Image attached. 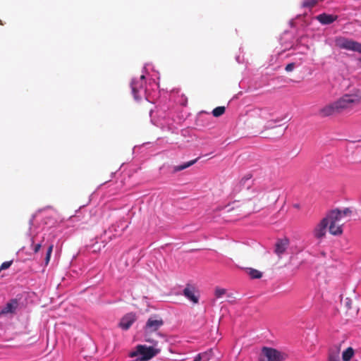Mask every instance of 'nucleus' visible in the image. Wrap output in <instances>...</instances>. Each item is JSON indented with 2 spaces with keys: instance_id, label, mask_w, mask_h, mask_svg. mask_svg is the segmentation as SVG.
<instances>
[{
  "instance_id": "obj_28",
  "label": "nucleus",
  "mask_w": 361,
  "mask_h": 361,
  "mask_svg": "<svg viewBox=\"0 0 361 361\" xmlns=\"http://www.w3.org/2000/svg\"><path fill=\"white\" fill-rule=\"evenodd\" d=\"M295 63H290L286 65V66L285 68V70L287 72H290V71H292L295 68Z\"/></svg>"
},
{
  "instance_id": "obj_4",
  "label": "nucleus",
  "mask_w": 361,
  "mask_h": 361,
  "mask_svg": "<svg viewBox=\"0 0 361 361\" xmlns=\"http://www.w3.org/2000/svg\"><path fill=\"white\" fill-rule=\"evenodd\" d=\"M269 195L263 190L255 192L245 203V208L250 212H257L262 210L267 202Z\"/></svg>"
},
{
  "instance_id": "obj_17",
  "label": "nucleus",
  "mask_w": 361,
  "mask_h": 361,
  "mask_svg": "<svg viewBox=\"0 0 361 361\" xmlns=\"http://www.w3.org/2000/svg\"><path fill=\"white\" fill-rule=\"evenodd\" d=\"M354 355V350L351 347H348L343 352L342 359L343 361H350Z\"/></svg>"
},
{
  "instance_id": "obj_24",
  "label": "nucleus",
  "mask_w": 361,
  "mask_h": 361,
  "mask_svg": "<svg viewBox=\"0 0 361 361\" xmlns=\"http://www.w3.org/2000/svg\"><path fill=\"white\" fill-rule=\"evenodd\" d=\"M13 264V261H6V262H4L1 264V265L0 266V272L2 271V270H5V269H8L11 264Z\"/></svg>"
},
{
  "instance_id": "obj_8",
  "label": "nucleus",
  "mask_w": 361,
  "mask_h": 361,
  "mask_svg": "<svg viewBox=\"0 0 361 361\" xmlns=\"http://www.w3.org/2000/svg\"><path fill=\"white\" fill-rule=\"evenodd\" d=\"M145 75H142L139 78L133 79L131 82L132 93L135 100H140L145 92Z\"/></svg>"
},
{
  "instance_id": "obj_11",
  "label": "nucleus",
  "mask_w": 361,
  "mask_h": 361,
  "mask_svg": "<svg viewBox=\"0 0 361 361\" xmlns=\"http://www.w3.org/2000/svg\"><path fill=\"white\" fill-rule=\"evenodd\" d=\"M18 305L17 299H12L9 300L0 310V317L8 314H14L18 307Z\"/></svg>"
},
{
  "instance_id": "obj_30",
  "label": "nucleus",
  "mask_w": 361,
  "mask_h": 361,
  "mask_svg": "<svg viewBox=\"0 0 361 361\" xmlns=\"http://www.w3.org/2000/svg\"><path fill=\"white\" fill-rule=\"evenodd\" d=\"M277 121H270L267 123V124L265 126V129H270L272 128V123H276Z\"/></svg>"
},
{
  "instance_id": "obj_1",
  "label": "nucleus",
  "mask_w": 361,
  "mask_h": 361,
  "mask_svg": "<svg viewBox=\"0 0 361 361\" xmlns=\"http://www.w3.org/2000/svg\"><path fill=\"white\" fill-rule=\"evenodd\" d=\"M352 211L345 208L343 210L334 209L329 212L325 219H327V224L329 233L333 235H340L343 233V226L345 223V218L351 216Z\"/></svg>"
},
{
  "instance_id": "obj_18",
  "label": "nucleus",
  "mask_w": 361,
  "mask_h": 361,
  "mask_svg": "<svg viewBox=\"0 0 361 361\" xmlns=\"http://www.w3.org/2000/svg\"><path fill=\"white\" fill-rule=\"evenodd\" d=\"M340 350L338 348L335 350H330L328 356V361H340L339 357Z\"/></svg>"
},
{
  "instance_id": "obj_15",
  "label": "nucleus",
  "mask_w": 361,
  "mask_h": 361,
  "mask_svg": "<svg viewBox=\"0 0 361 361\" xmlns=\"http://www.w3.org/2000/svg\"><path fill=\"white\" fill-rule=\"evenodd\" d=\"M317 19L323 25H329L334 22L337 19L336 16L322 13L317 16Z\"/></svg>"
},
{
  "instance_id": "obj_3",
  "label": "nucleus",
  "mask_w": 361,
  "mask_h": 361,
  "mask_svg": "<svg viewBox=\"0 0 361 361\" xmlns=\"http://www.w3.org/2000/svg\"><path fill=\"white\" fill-rule=\"evenodd\" d=\"M164 322L163 319L159 315L151 316L147 321L144 326L145 341L147 343L157 345V341L151 338V334L158 331Z\"/></svg>"
},
{
  "instance_id": "obj_33",
  "label": "nucleus",
  "mask_w": 361,
  "mask_h": 361,
  "mask_svg": "<svg viewBox=\"0 0 361 361\" xmlns=\"http://www.w3.org/2000/svg\"><path fill=\"white\" fill-rule=\"evenodd\" d=\"M0 24L2 25L1 20H0Z\"/></svg>"
},
{
  "instance_id": "obj_22",
  "label": "nucleus",
  "mask_w": 361,
  "mask_h": 361,
  "mask_svg": "<svg viewBox=\"0 0 361 361\" xmlns=\"http://www.w3.org/2000/svg\"><path fill=\"white\" fill-rule=\"evenodd\" d=\"M317 3V0H305L302 3V6L305 8H312Z\"/></svg>"
},
{
  "instance_id": "obj_23",
  "label": "nucleus",
  "mask_w": 361,
  "mask_h": 361,
  "mask_svg": "<svg viewBox=\"0 0 361 361\" xmlns=\"http://www.w3.org/2000/svg\"><path fill=\"white\" fill-rule=\"evenodd\" d=\"M53 247H54L53 245H49L47 250V254H46V257H45V264H48L50 261L51 255V252L53 250Z\"/></svg>"
},
{
  "instance_id": "obj_16",
  "label": "nucleus",
  "mask_w": 361,
  "mask_h": 361,
  "mask_svg": "<svg viewBox=\"0 0 361 361\" xmlns=\"http://www.w3.org/2000/svg\"><path fill=\"white\" fill-rule=\"evenodd\" d=\"M246 273L252 279H260L262 276V273L261 271L253 268H247Z\"/></svg>"
},
{
  "instance_id": "obj_7",
  "label": "nucleus",
  "mask_w": 361,
  "mask_h": 361,
  "mask_svg": "<svg viewBox=\"0 0 361 361\" xmlns=\"http://www.w3.org/2000/svg\"><path fill=\"white\" fill-rule=\"evenodd\" d=\"M262 355L260 361H284L287 357L286 353L269 347L262 348Z\"/></svg>"
},
{
  "instance_id": "obj_5",
  "label": "nucleus",
  "mask_w": 361,
  "mask_h": 361,
  "mask_svg": "<svg viewBox=\"0 0 361 361\" xmlns=\"http://www.w3.org/2000/svg\"><path fill=\"white\" fill-rule=\"evenodd\" d=\"M156 345L147 346L145 345H136L135 350L129 353L130 357H135L138 355L140 357L135 359L134 361H148L157 356L161 350L155 347Z\"/></svg>"
},
{
  "instance_id": "obj_29",
  "label": "nucleus",
  "mask_w": 361,
  "mask_h": 361,
  "mask_svg": "<svg viewBox=\"0 0 361 361\" xmlns=\"http://www.w3.org/2000/svg\"><path fill=\"white\" fill-rule=\"evenodd\" d=\"M251 179V176L250 174H247L245 176L240 180L241 184H245L246 181H248Z\"/></svg>"
},
{
  "instance_id": "obj_2",
  "label": "nucleus",
  "mask_w": 361,
  "mask_h": 361,
  "mask_svg": "<svg viewBox=\"0 0 361 361\" xmlns=\"http://www.w3.org/2000/svg\"><path fill=\"white\" fill-rule=\"evenodd\" d=\"M335 102L340 114L344 111H350L354 106L360 104L361 90L357 88H353L348 93L344 94Z\"/></svg>"
},
{
  "instance_id": "obj_13",
  "label": "nucleus",
  "mask_w": 361,
  "mask_h": 361,
  "mask_svg": "<svg viewBox=\"0 0 361 361\" xmlns=\"http://www.w3.org/2000/svg\"><path fill=\"white\" fill-rule=\"evenodd\" d=\"M136 316L135 314L130 313L125 315L119 323V326L123 330H128L135 322Z\"/></svg>"
},
{
  "instance_id": "obj_19",
  "label": "nucleus",
  "mask_w": 361,
  "mask_h": 361,
  "mask_svg": "<svg viewBox=\"0 0 361 361\" xmlns=\"http://www.w3.org/2000/svg\"><path fill=\"white\" fill-rule=\"evenodd\" d=\"M197 161V159H195L194 160H191L190 161H188L183 164H181V165H179V166H177L174 168V171H182V170H184L190 166H191L192 165H193L195 163H196V161Z\"/></svg>"
},
{
  "instance_id": "obj_26",
  "label": "nucleus",
  "mask_w": 361,
  "mask_h": 361,
  "mask_svg": "<svg viewBox=\"0 0 361 361\" xmlns=\"http://www.w3.org/2000/svg\"><path fill=\"white\" fill-rule=\"evenodd\" d=\"M226 293V290L223 288H216L215 290V295L217 298L221 297Z\"/></svg>"
},
{
  "instance_id": "obj_12",
  "label": "nucleus",
  "mask_w": 361,
  "mask_h": 361,
  "mask_svg": "<svg viewBox=\"0 0 361 361\" xmlns=\"http://www.w3.org/2000/svg\"><path fill=\"white\" fill-rule=\"evenodd\" d=\"M196 292V289L193 286L188 284L184 288L183 294L186 298L197 304L199 301V296L195 294Z\"/></svg>"
},
{
  "instance_id": "obj_25",
  "label": "nucleus",
  "mask_w": 361,
  "mask_h": 361,
  "mask_svg": "<svg viewBox=\"0 0 361 361\" xmlns=\"http://www.w3.org/2000/svg\"><path fill=\"white\" fill-rule=\"evenodd\" d=\"M31 240H32V245H33L34 253H37L40 250V249L42 247V244L41 243H37V244L34 245V240H33V238H32Z\"/></svg>"
},
{
  "instance_id": "obj_21",
  "label": "nucleus",
  "mask_w": 361,
  "mask_h": 361,
  "mask_svg": "<svg viewBox=\"0 0 361 361\" xmlns=\"http://www.w3.org/2000/svg\"><path fill=\"white\" fill-rule=\"evenodd\" d=\"M225 111H226V108L224 106H217L213 109L212 115L214 117H219L225 113Z\"/></svg>"
},
{
  "instance_id": "obj_31",
  "label": "nucleus",
  "mask_w": 361,
  "mask_h": 361,
  "mask_svg": "<svg viewBox=\"0 0 361 361\" xmlns=\"http://www.w3.org/2000/svg\"><path fill=\"white\" fill-rule=\"evenodd\" d=\"M127 227H128V225H127V224H126V225L124 226V227L122 228V230H124V229H125L126 228H127Z\"/></svg>"
},
{
  "instance_id": "obj_27",
  "label": "nucleus",
  "mask_w": 361,
  "mask_h": 361,
  "mask_svg": "<svg viewBox=\"0 0 361 361\" xmlns=\"http://www.w3.org/2000/svg\"><path fill=\"white\" fill-rule=\"evenodd\" d=\"M267 114V111L266 109H259L257 111V114L260 118H264V116Z\"/></svg>"
},
{
  "instance_id": "obj_14",
  "label": "nucleus",
  "mask_w": 361,
  "mask_h": 361,
  "mask_svg": "<svg viewBox=\"0 0 361 361\" xmlns=\"http://www.w3.org/2000/svg\"><path fill=\"white\" fill-rule=\"evenodd\" d=\"M288 245L289 240L288 238L278 240L275 245V253L281 257L286 252Z\"/></svg>"
},
{
  "instance_id": "obj_20",
  "label": "nucleus",
  "mask_w": 361,
  "mask_h": 361,
  "mask_svg": "<svg viewBox=\"0 0 361 361\" xmlns=\"http://www.w3.org/2000/svg\"><path fill=\"white\" fill-rule=\"evenodd\" d=\"M211 353L212 350H210L209 352L200 353L195 357L193 361H201L202 360H204V361H208L210 358L209 355Z\"/></svg>"
},
{
  "instance_id": "obj_6",
  "label": "nucleus",
  "mask_w": 361,
  "mask_h": 361,
  "mask_svg": "<svg viewBox=\"0 0 361 361\" xmlns=\"http://www.w3.org/2000/svg\"><path fill=\"white\" fill-rule=\"evenodd\" d=\"M335 44L340 49L357 51L361 54V43L352 39H348L344 37H338L335 39ZM358 60L361 63V57L359 58Z\"/></svg>"
},
{
  "instance_id": "obj_10",
  "label": "nucleus",
  "mask_w": 361,
  "mask_h": 361,
  "mask_svg": "<svg viewBox=\"0 0 361 361\" xmlns=\"http://www.w3.org/2000/svg\"><path fill=\"white\" fill-rule=\"evenodd\" d=\"M327 228L329 229L327 219L324 217L314 228V237L317 240H322L326 236Z\"/></svg>"
},
{
  "instance_id": "obj_32",
  "label": "nucleus",
  "mask_w": 361,
  "mask_h": 361,
  "mask_svg": "<svg viewBox=\"0 0 361 361\" xmlns=\"http://www.w3.org/2000/svg\"><path fill=\"white\" fill-rule=\"evenodd\" d=\"M283 130H282V131H281V132H280V135H283Z\"/></svg>"
},
{
  "instance_id": "obj_9",
  "label": "nucleus",
  "mask_w": 361,
  "mask_h": 361,
  "mask_svg": "<svg viewBox=\"0 0 361 361\" xmlns=\"http://www.w3.org/2000/svg\"><path fill=\"white\" fill-rule=\"evenodd\" d=\"M340 114L336 102H330L322 106L318 111V115L322 118Z\"/></svg>"
}]
</instances>
